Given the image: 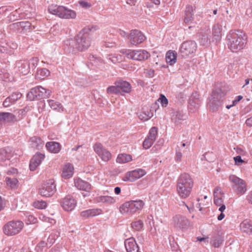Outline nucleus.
<instances>
[{
	"mask_svg": "<svg viewBox=\"0 0 252 252\" xmlns=\"http://www.w3.org/2000/svg\"><path fill=\"white\" fill-rule=\"evenodd\" d=\"M146 174V172L144 169H135L134 170L127 172L123 178V180L124 181L134 182L136 180L141 178Z\"/></svg>",
	"mask_w": 252,
	"mask_h": 252,
	"instance_id": "obj_14",
	"label": "nucleus"
},
{
	"mask_svg": "<svg viewBox=\"0 0 252 252\" xmlns=\"http://www.w3.org/2000/svg\"><path fill=\"white\" fill-rule=\"evenodd\" d=\"M153 116V113L150 111H147V112L143 111L140 113L139 118L142 121H145L149 120Z\"/></svg>",
	"mask_w": 252,
	"mask_h": 252,
	"instance_id": "obj_40",
	"label": "nucleus"
},
{
	"mask_svg": "<svg viewBox=\"0 0 252 252\" xmlns=\"http://www.w3.org/2000/svg\"><path fill=\"white\" fill-rule=\"evenodd\" d=\"M176 98L180 101L181 102H183L185 100L186 98L185 95L183 93H179L177 95Z\"/></svg>",
	"mask_w": 252,
	"mask_h": 252,
	"instance_id": "obj_59",
	"label": "nucleus"
},
{
	"mask_svg": "<svg viewBox=\"0 0 252 252\" xmlns=\"http://www.w3.org/2000/svg\"><path fill=\"white\" fill-rule=\"evenodd\" d=\"M222 241V239L220 236H214L213 237L211 243L214 247L218 248L221 245Z\"/></svg>",
	"mask_w": 252,
	"mask_h": 252,
	"instance_id": "obj_41",
	"label": "nucleus"
},
{
	"mask_svg": "<svg viewBox=\"0 0 252 252\" xmlns=\"http://www.w3.org/2000/svg\"><path fill=\"white\" fill-rule=\"evenodd\" d=\"M28 223H34L36 221V219L32 215H30L28 218Z\"/></svg>",
	"mask_w": 252,
	"mask_h": 252,
	"instance_id": "obj_62",
	"label": "nucleus"
},
{
	"mask_svg": "<svg viewBox=\"0 0 252 252\" xmlns=\"http://www.w3.org/2000/svg\"><path fill=\"white\" fill-rule=\"evenodd\" d=\"M47 149L53 153H58L61 149V145L57 142H48L46 144Z\"/></svg>",
	"mask_w": 252,
	"mask_h": 252,
	"instance_id": "obj_25",
	"label": "nucleus"
},
{
	"mask_svg": "<svg viewBox=\"0 0 252 252\" xmlns=\"http://www.w3.org/2000/svg\"><path fill=\"white\" fill-rule=\"evenodd\" d=\"M225 95L226 91L224 88L217 86L209 98L208 105L210 110L213 112H217L221 107Z\"/></svg>",
	"mask_w": 252,
	"mask_h": 252,
	"instance_id": "obj_3",
	"label": "nucleus"
},
{
	"mask_svg": "<svg viewBox=\"0 0 252 252\" xmlns=\"http://www.w3.org/2000/svg\"><path fill=\"white\" fill-rule=\"evenodd\" d=\"M241 230L247 234L252 233V223L248 220H245L243 221L240 225Z\"/></svg>",
	"mask_w": 252,
	"mask_h": 252,
	"instance_id": "obj_28",
	"label": "nucleus"
},
{
	"mask_svg": "<svg viewBox=\"0 0 252 252\" xmlns=\"http://www.w3.org/2000/svg\"><path fill=\"white\" fill-rule=\"evenodd\" d=\"M30 145L33 149H38L43 146V141L40 137L34 136L31 138Z\"/></svg>",
	"mask_w": 252,
	"mask_h": 252,
	"instance_id": "obj_32",
	"label": "nucleus"
},
{
	"mask_svg": "<svg viewBox=\"0 0 252 252\" xmlns=\"http://www.w3.org/2000/svg\"><path fill=\"white\" fill-rule=\"evenodd\" d=\"M3 122L11 123L16 121V116L12 113L8 112H2Z\"/></svg>",
	"mask_w": 252,
	"mask_h": 252,
	"instance_id": "obj_38",
	"label": "nucleus"
},
{
	"mask_svg": "<svg viewBox=\"0 0 252 252\" xmlns=\"http://www.w3.org/2000/svg\"><path fill=\"white\" fill-rule=\"evenodd\" d=\"M13 103H14L13 101L11 100L10 98L8 96L3 101V105L4 107H7Z\"/></svg>",
	"mask_w": 252,
	"mask_h": 252,
	"instance_id": "obj_58",
	"label": "nucleus"
},
{
	"mask_svg": "<svg viewBox=\"0 0 252 252\" xmlns=\"http://www.w3.org/2000/svg\"><path fill=\"white\" fill-rule=\"evenodd\" d=\"M144 223L142 220L133 221L131 223L132 228L135 231H140L143 227Z\"/></svg>",
	"mask_w": 252,
	"mask_h": 252,
	"instance_id": "obj_39",
	"label": "nucleus"
},
{
	"mask_svg": "<svg viewBox=\"0 0 252 252\" xmlns=\"http://www.w3.org/2000/svg\"><path fill=\"white\" fill-rule=\"evenodd\" d=\"M128 39L131 44L137 45L143 42L145 39L144 35L138 30L130 31Z\"/></svg>",
	"mask_w": 252,
	"mask_h": 252,
	"instance_id": "obj_13",
	"label": "nucleus"
},
{
	"mask_svg": "<svg viewBox=\"0 0 252 252\" xmlns=\"http://www.w3.org/2000/svg\"><path fill=\"white\" fill-rule=\"evenodd\" d=\"M79 3L83 8H89L91 6L89 3L83 0H80Z\"/></svg>",
	"mask_w": 252,
	"mask_h": 252,
	"instance_id": "obj_61",
	"label": "nucleus"
},
{
	"mask_svg": "<svg viewBox=\"0 0 252 252\" xmlns=\"http://www.w3.org/2000/svg\"><path fill=\"white\" fill-rule=\"evenodd\" d=\"M48 11L50 13L62 18L73 19L76 16V13L74 11L67 9L64 6L57 5H50L48 8Z\"/></svg>",
	"mask_w": 252,
	"mask_h": 252,
	"instance_id": "obj_5",
	"label": "nucleus"
},
{
	"mask_svg": "<svg viewBox=\"0 0 252 252\" xmlns=\"http://www.w3.org/2000/svg\"><path fill=\"white\" fill-rule=\"evenodd\" d=\"M210 32L207 30L201 32L199 38V42L201 45L208 46L210 44Z\"/></svg>",
	"mask_w": 252,
	"mask_h": 252,
	"instance_id": "obj_23",
	"label": "nucleus"
},
{
	"mask_svg": "<svg viewBox=\"0 0 252 252\" xmlns=\"http://www.w3.org/2000/svg\"><path fill=\"white\" fill-rule=\"evenodd\" d=\"M21 22V32L22 33L30 32L31 30L35 28L34 26H33L32 23L29 21H22Z\"/></svg>",
	"mask_w": 252,
	"mask_h": 252,
	"instance_id": "obj_36",
	"label": "nucleus"
},
{
	"mask_svg": "<svg viewBox=\"0 0 252 252\" xmlns=\"http://www.w3.org/2000/svg\"><path fill=\"white\" fill-rule=\"evenodd\" d=\"M229 179L232 184V188L238 194H243L246 192L247 191V186L244 180L234 175H230Z\"/></svg>",
	"mask_w": 252,
	"mask_h": 252,
	"instance_id": "obj_9",
	"label": "nucleus"
},
{
	"mask_svg": "<svg viewBox=\"0 0 252 252\" xmlns=\"http://www.w3.org/2000/svg\"><path fill=\"white\" fill-rule=\"evenodd\" d=\"M51 93V91L38 86L32 89L27 94V97L30 101L37 100L49 97Z\"/></svg>",
	"mask_w": 252,
	"mask_h": 252,
	"instance_id": "obj_4",
	"label": "nucleus"
},
{
	"mask_svg": "<svg viewBox=\"0 0 252 252\" xmlns=\"http://www.w3.org/2000/svg\"><path fill=\"white\" fill-rule=\"evenodd\" d=\"M90 30L84 29L75 37L64 41V49L68 53H75L77 51H84L91 45V37L88 32Z\"/></svg>",
	"mask_w": 252,
	"mask_h": 252,
	"instance_id": "obj_1",
	"label": "nucleus"
},
{
	"mask_svg": "<svg viewBox=\"0 0 252 252\" xmlns=\"http://www.w3.org/2000/svg\"><path fill=\"white\" fill-rule=\"evenodd\" d=\"M154 142L152 139L147 137L143 143V147L145 149H148L152 146Z\"/></svg>",
	"mask_w": 252,
	"mask_h": 252,
	"instance_id": "obj_51",
	"label": "nucleus"
},
{
	"mask_svg": "<svg viewBox=\"0 0 252 252\" xmlns=\"http://www.w3.org/2000/svg\"><path fill=\"white\" fill-rule=\"evenodd\" d=\"M107 93L109 94H120L119 90L117 88V85L111 86L107 89Z\"/></svg>",
	"mask_w": 252,
	"mask_h": 252,
	"instance_id": "obj_48",
	"label": "nucleus"
},
{
	"mask_svg": "<svg viewBox=\"0 0 252 252\" xmlns=\"http://www.w3.org/2000/svg\"><path fill=\"white\" fill-rule=\"evenodd\" d=\"M177 190L179 195L182 198H186L190 194L191 189L185 188L177 187Z\"/></svg>",
	"mask_w": 252,
	"mask_h": 252,
	"instance_id": "obj_34",
	"label": "nucleus"
},
{
	"mask_svg": "<svg viewBox=\"0 0 252 252\" xmlns=\"http://www.w3.org/2000/svg\"><path fill=\"white\" fill-rule=\"evenodd\" d=\"M158 134V128L157 127H152L149 132L148 138L152 139L154 141H155Z\"/></svg>",
	"mask_w": 252,
	"mask_h": 252,
	"instance_id": "obj_42",
	"label": "nucleus"
},
{
	"mask_svg": "<svg viewBox=\"0 0 252 252\" xmlns=\"http://www.w3.org/2000/svg\"><path fill=\"white\" fill-rule=\"evenodd\" d=\"M235 164L238 166L241 165L243 163H246L245 161L242 159L241 156H237L234 157Z\"/></svg>",
	"mask_w": 252,
	"mask_h": 252,
	"instance_id": "obj_56",
	"label": "nucleus"
},
{
	"mask_svg": "<svg viewBox=\"0 0 252 252\" xmlns=\"http://www.w3.org/2000/svg\"><path fill=\"white\" fill-rule=\"evenodd\" d=\"M56 191V185L53 180H49L41 185L39 189V194L43 197H49Z\"/></svg>",
	"mask_w": 252,
	"mask_h": 252,
	"instance_id": "obj_10",
	"label": "nucleus"
},
{
	"mask_svg": "<svg viewBox=\"0 0 252 252\" xmlns=\"http://www.w3.org/2000/svg\"><path fill=\"white\" fill-rule=\"evenodd\" d=\"M199 94L196 93H192L189 101V107L191 111H195L200 105L201 100L198 98Z\"/></svg>",
	"mask_w": 252,
	"mask_h": 252,
	"instance_id": "obj_19",
	"label": "nucleus"
},
{
	"mask_svg": "<svg viewBox=\"0 0 252 252\" xmlns=\"http://www.w3.org/2000/svg\"><path fill=\"white\" fill-rule=\"evenodd\" d=\"M135 50H126L123 51L122 53L126 55V56L130 59L134 60Z\"/></svg>",
	"mask_w": 252,
	"mask_h": 252,
	"instance_id": "obj_52",
	"label": "nucleus"
},
{
	"mask_svg": "<svg viewBox=\"0 0 252 252\" xmlns=\"http://www.w3.org/2000/svg\"><path fill=\"white\" fill-rule=\"evenodd\" d=\"M222 26L219 24L214 25L212 29L213 41L216 43L219 42L221 38Z\"/></svg>",
	"mask_w": 252,
	"mask_h": 252,
	"instance_id": "obj_22",
	"label": "nucleus"
},
{
	"mask_svg": "<svg viewBox=\"0 0 252 252\" xmlns=\"http://www.w3.org/2000/svg\"><path fill=\"white\" fill-rule=\"evenodd\" d=\"M184 115L182 111L177 110L173 112L172 121L177 125L180 124V121H184L185 120L184 118Z\"/></svg>",
	"mask_w": 252,
	"mask_h": 252,
	"instance_id": "obj_30",
	"label": "nucleus"
},
{
	"mask_svg": "<svg viewBox=\"0 0 252 252\" xmlns=\"http://www.w3.org/2000/svg\"><path fill=\"white\" fill-rule=\"evenodd\" d=\"M125 246L127 252H140L139 247L133 237L126 239Z\"/></svg>",
	"mask_w": 252,
	"mask_h": 252,
	"instance_id": "obj_18",
	"label": "nucleus"
},
{
	"mask_svg": "<svg viewBox=\"0 0 252 252\" xmlns=\"http://www.w3.org/2000/svg\"><path fill=\"white\" fill-rule=\"evenodd\" d=\"M174 226L179 228H187L189 225L190 222L189 220L185 216L177 215L173 217Z\"/></svg>",
	"mask_w": 252,
	"mask_h": 252,
	"instance_id": "obj_15",
	"label": "nucleus"
},
{
	"mask_svg": "<svg viewBox=\"0 0 252 252\" xmlns=\"http://www.w3.org/2000/svg\"><path fill=\"white\" fill-rule=\"evenodd\" d=\"M132 160V157L129 154H122L118 155L117 162L120 163H125Z\"/></svg>",
	"mask_w": 252,
	"mask_h": 252,
	"instance_id": "obj_35",
	"label": "nucleus"
},
{
	"mask_svg": "<svg viewBox=\"0 0 252 252\" xmlns=\"http://www.w3.org/2000/svg\"><path fill=\"white\" fill-rule=\"evenodd\" d=\"M182 157V154L180 152H177L176 153L175 160L177 161H180Z\"/></svg>",
	"mask_w": 252,
	"mask_h": 252,
	"instance_id": "obj_64",
	"label": "nucleus"
},
{
	"mask_svg": "<svg viewBox=\"0 0 252 252\" xmlns=\"http://www.w3.org/2000/svg\"><path fill=\"white\" fill-rule=\"evenodd\" d=\"M38 61L37 58H32L31 60V62L29 63L32 64V67L34 68L37 65Z\"/></svg>",
	"mask_w": 252,
	"mask_h": 252,
	"instance_id": "obj_60",
	"label": "nucleus"
},
{
	"mask_svg": "<svg viewBox=\"0 0 252 252\" xmlns=\"http://www.w3.org/2000/svg\"><path fill=\"white\" fill-rule=\"evenodd\" d=\"M5 181L7 185L9 186L11 189L15 188L18 182V180L15 178H11L9 177H6Z\"/></svg>",
	"mask_w": 252,
	"mask_h": 252,
	"instance_id": "obj_44",
	"label": "nucleus"
},
{
	"mask_svg": "<svg viewBox=\"0 0 252 252\" xmlns=\"http://www.w3.org/2000/svg\"><path fill=\"white\" fill-rule=\"evenodd\" d=\"M24 226L22 221H10L5 224L3 227V232L8 236L15 235L19 233Z\"/></svg>",
	"mask_w": 252,
	"mask_h": 252,
	"instance_id": "obj_7",
	"label": "nucleus"
},
{
	"mask_svg": "<svg viewBox=\"0 0 252 252\" xmlns=\"http://www.w3.org/2000/svg\"><path fill=\"white\" fill-rule=\"evenodd\" d=\"M10 29L19 33L21 32V22H16L12 23L9 25Z\"/></svg>",
	"mask_w": 252,
	"mask_h": 252,
	"instance_id": "obj_46",
	"label": "nucleus"
},
{
	"mask_svg": "<svg viewBox=\"0 0 252 252\" xmlns=\"http://www.w3.org/2000/svg\"><path fill=\"white\" fill-rule=\"evenodd\" d=\"M74 184L76 187L80 190H83L88 192H89L91 190V184L80 179H75L74 180Z\"/></svg>",
	"mask_w": 252,
	"mask_h": 252,
	"instance_id": "obj_24",
	"label": "nucleus"
},
{
	"mask_svg": "<svg viewBox=\"0 0 252 252\" xmlns=\"http://www.w3.org/2000/svg\"><path fill=\"white\" fill-rule=\"evenodd\" d=\"M47 101L48 102L49 105L51 108L54 110H56L62 107V104L60 103L56 102L53 100L49 99Z\"/></svg>",
	"mask_w": 252,
	"mask_h": 252,
	"instance_id": "obj_47",
	"label": "nucleus"
},
{
	"mask_svg": "<svg viewBox=\"0 0 252 252\" xmlns=\"http://www.w3.org/2000/svg\"><path fill=\"white\" fill-rule=\"evenodd\" d=\"M158 101L159 102L162 107H166L168 103V100L164 95L160 94Z\"/></svg>",
	"mask_w": 252,
	"mask_h": 252,
	"instance_id": "obj_50",
	"label": "nucleus"
},
{
	"mask_svg": "<svg viewBox=\"0 0 252 252\" xmlns=\"http://www.w3.org/2000/svg\"><path fill=\"white\" fill-rule=\"evenodd\" d=\"M150 54L145 50H135L134 60H147L150 57Z\"/></svg>",
	"mask_w": 252,
	"mask_h": 252,
	"instance_id": "obj_26",
	"label": "nucleus"
},
{
	"mask_svg": "<svg viewBox=\"0 0 252 252\" xmlns=\"http://www.w3.org/2000/svg\"><path fill=\"white\" fill-rule=\"evenodd\" d=\"M22 94L20 93H14L12 94L9 97L10 98L11 100H12L15 103L18 99L20 98L22 96Z\"/></svg>",
	"mask_w": 252,
	"mask_h": 252,
	"instance_id": "obj_53",
	"label": "nucleus"
},
{
	"mask_svg": "<svg viewBox=\"0 0 252 252\" xmlns=\"http://www.w3.org/2000/svg\"><path fill=\"white\" fill-rule=\"evenodd\" d=\"M228 48L233 52H237L246 46L247 37L240 30H231L226 36Z\"/></svg>",
	"mask_w": 252,
	"mask_h": 252,
	"instance_id": "obj_2",
	"label": "nucleus"
},
{
	"mask_svg": "<svg viewBox=\"0 0 252 252\" xmlns=\"http://www.w3.org/2000/svg\"><path fill=\"white\" fill-rule=\"evenodd\" d=\"M166 61L170 65L174 64L177 60V53L175 51L169 50L166 54Z\"/></svg>",
	"mask_w": 252,
	"mask_h": 252,
	"instance_id": "obj_29",
	"label": "nucleus"
},
{
	"mask_svg": "<svg viewBox=\"0 0 252 252\" xmlns=\"http://www.w3.org/2000/svg\"><path fill=\"white\" fill-rule=\"evenodd\" d=\"M45 156L41 153H37L31 159L30 163V169L31 171H34L40 164L42 160L44 158Z\"/></svg>",
	"mask_w": 252,
	"mask_h": 252,
	"instance_id": "obj_20",
	"label": "nucleus"
},
{
	"mask_svg": "<svg viewBox=\"0 0 252 252\" xmlns=\"http://www.w3.org/2000/svg\"><path fill=\"white\" fill-rule=\"evenodd\" d=\"M193 7L190 5L187 6L185 11L184 22L186 24H189L193 20Z\"/></svg>",
	"mask_w": 252,
	"mask_h": 252,
	"instance_id": "obj_27",
	"label": "nucleus"
},
{
	"mask_svg": "<svg viewBox=\"0 0 252 252\" xmlns=\"http://www.w3.org/2000/svg\"><path fill=\"white\" fill-rule=\"evenodd\" d=\"M214 203L216 205L219 206L223 204V200L220 197H218L217 195H214Z\"/></svg>",
	"mask_w": 252,
	"mask_h": 252,
	"instance_id": "obj_57",
	"label": "nucleus"
},
{
	"mask_svg": "<svg viewBox=\"0 0 252 252\" xmlns=\"http://www.w3.org/2000/svg\"><path fill=\"white\" fill-rule=\"evenodd\" d=\"M9 154L4 149H0V161H4L9 159Z\"/></svg>",
	"mask_w": 252,
	"mask_h": 252,
	"instance_id": "obj_45",
	"label": "nucleus"
},
{
	"mask_svg": "<svg viewBox=\"0 0 252 252\" xmlns=\"http://www.w3.org/2000/svg\"><path fill=\"white\" fill-rule=\"evenodd\" d=\"M99 201L109 204H113L115 202V199L109 196H101L99 197Z\"/></svg>",
	"mask_w": 252,
	"mask_h": 252,
	"instance_id": "obj_43",
	"label": "nucleus"
},
{
	"mask_svg": "<svg viewBox=\"0 0 252 252\" xmlns=\"http://www.w3.org/2000/svg\"><path fill=\"white\" fill-rule=\"evenodd\" d=\"M63 209L66 211H72L76 205V201L71 195H67L61 201Z\"/></svg>",
	"mask_w": 252,
	"mask_h": 252,
	"instance_id": "obj_16",
	"label": "nucleus"
},
{
	"mask_svg": "<svg viewBox=\"0 0 252 252\" xmlns=\"http://www.w3.org/2000/svg\"><path fill=\"white\" fill-rule=\"evenodd\" d=\"M73 167L70 163L66 164L63 168L62 176L65 179H68L72 177L73 173Z\"/></svg>",
	"mask_w": 252,
	"mask_h": 252,
	"instance_id": "obj_31",
	"label": "nucleus"
},
{
	"mask_svg": "<svg viewBox=\"0 0 252 252\" xmlns=\"http://www.w3.org/2000/svg\"><path fill=\"white\" fill-rule=\"evenodd\" d=\"M20 73L24 75L28 74L30 70V63L27 60H21L16 63Z\"/></svg>",
	"mask_w": 252,
	"mask_h": 252,
	"instance_id": "obj_21",
	"label": "nucleus"
},
{
	"mask_svg": "<svg viewBox=\"0 0 252 252\" xmlns=\"http://www.w3.org/2000/svg\"><path fill=\"white\" fill-rule=\"evenodd\" d=\"M33 206L36 208L43 209L46 207L47 203L44 201H37L34 202Z\"/></svg>",
	"mask_w": 252,
	"mask_h": 252,
	"instance_id": "obj_49",
	"label": "nucleus"
},
{
	"mask_svg": "<svg viewBox=\"0 0 252 252\" xmlns=\"http://www.w3.org/2000/svg\"><path fill=\"white\" fill-rule=\"evenodd\" d=\"M193 186V181L190 176L186 173L182 174L177 181V187L191 189Z\"/></svg>",
	"mask_w": 252,
	"mask_h": 252,
	"instance_id": "obj_11",
	"label": "nucleus"
},
{
	"mask_svg": "<svg viewBox=\"0 0 252 252\" xmlns=\"http://www.w3.org/2000/svg\"><path fill=\"white\" fill-rule=\"evenodd\" d=\"M47 244L44 241H42L35 247V250L37 252H40L42 251L43 248L45 247Z\"/></svg>",
	"mask_w": 252,
	"mask_h": 252,
	"instance_id": "obj_55",
	"label": "nucleus"
},
{
	"mask_svg": "<svg viewBox=\"0 0 252 252\" xmlns=\"http://www.w3.org/2000/svg\"><path fill=\"white\" fill-rule=\"evenodd\" d=\"M94 151L101 158L102 160L108 161L111 158V154L100 143H96L94 146Z\"/></svg>",
	"mask_w": 252,
	"mask_h": 252,
	"instance_id": "obj_12",
	"label": "nucleus"
},
{
	"mask_svg": "<svg viewBox=\"0 0 252 252\" xmlns=\"http://www.w3.org/2000/svg\"><path fill=\"white\" fill-rule=\"evenodd\" d=\"M100 210L97 209H89L82 211L81 216L82 217L87 218L90 217H94L99 214Z\"/></svg>",
	"mask_w": 252,
	"mask_h": 252,
	"instance_id": "obj_33",
	"label": "nucleus"
},
{
	"mask_svg": "<svg viewBox=\"0 0 252 252\" xmlns=\"http://www.w3.org/2000/svg\"><path fill=\"white\" fill-rule=\"evenodd\" d=\"M197 49L196 42L192 40L184 41L180 48L179 54L183 58H187L194 53Z\"/></svg>",
	"mask_w": 252,
	"mask_h": 252,
	"instance_id": "obj_8",
	"label": "nucleus"
},
{
	"mask_svg": "<svg viewBox=\"0 0 252 252\" xmlns=\"http://www.w3.org/2000/svg\"><path fill=\"white\" fill-rule=\"evenodd\" d=\"M8 46L5 44V45L0 46V52L1 53L7 52L8 50Z\"/></svg>",
	"mask_w": 252,
	"mask_h": 252,
	"instance_id": "obj_63",
	"label": "nucleus"
},
{
	"mask_svg": "<svg viewBox=\"0 0 252 252\" xmlns=\"http://www.w3.org/2000/svg\"><path fill=\"white\" fill-rule=\"evenodd\" d=\"M114 84L117 85L120 94L122 95H123L125 93H129L131 91L130 84L126 81L119 79L115 81Z\"/></svg>",
	"mask_w": 252,
	"mask_h": 252,
	"instance_id": "obj_17",
	"label": "nucleus"
},
{
	"mask_svg": "<svg viewBox=\"0 0 252 252\" xmlns=\"http://www.w3.org/2000/svg\"><path fill=\"white\" fill-rule=\"evenodd\" d=\"M50 73L49 70L46 68H40L37 70L35 76L39 79H44L50 75Z\"/></svg>",
	"mask_w": 252,
	"mask_h": 252,
	"instance_id": "obj_37",
	"label": "nucleus"
},
{
	"mask_svg": "<svg viewBox=\"0 0 252 252\" xmlns=\"http://www.w3.org/2000/svg\"><path fill=\"white\" fill-rule=\"evenodd\" d=\"M144 73L146 77L152 78L154 76L155 71L153 69H144Z\"/></svg>",
	"mask_w": 252,
	"mask_h": 252,
	"instance_id": "obj_54",
	"label": "nucleus"
},
{
	"mask_svg": "<svg viewBox=\"0 0 252 252\" xmlns=\"http://www.w3.org/2000/svg\"><path fill=\"white\" fill-rule=\"evenodd\" d=\"M144 205V203L141 200H131L126 202L120 207V211L122 214L129 213L134 214L138 210H141Z\"/></svg>",
	"mask_w": 252,
	"mask_h": 252,
	"instance_id": "obj_6",
	"label": "nucleus"
}]
</instances>
